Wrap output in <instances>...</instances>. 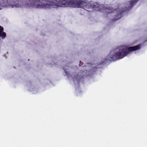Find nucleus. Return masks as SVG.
Listing matches in <instances>:
<instances>
[{
    "mask_svg": "<svg viewBox=\"0 0 147 147\" xmlns=\"http://www.w3.org/2000/svg\"><path fill=\"white\" fill-rule=\"evenodd\" d=\"M82 63V62H81V61H80V64L79 65H80V66H81V65H82L81 64V63Z\"/></svg>",
    "mask_w": 147,
    "mask_h": 147,
    "instance_id": "obj_6",
    "label": "nucleus"
},
{
    "mask_svg": "<svg viewBox=\"0 0 147 147\" xmlns=\"http://www.w3.org/2000/svg\"><path fill=\"white\" fill-rule=\"evenodd\" d=\"M6 36V33L5 32H3L0 33V37H1L2 38H5Z\"/></svg>",
    "mask_w": 147,
    "mask_h": 147,
    "instance_id": "obj_3",
    "label": "nucleus"
},
{
    "mask_svg": "<svg viewBox=\"0 0 147 147\" xmlns=\"http://www.w3.org/2000/svg\"><path fill=\"white\" fill-rule=\"evenodd\" d=\"M112 52H111L110 53H111Z\"/></svg>",
    "mask_w": 147,
    "mask_h": 147,
    "instance_id": "obj_8",
    "label": "nucleus"
},
{
    "mask_svg": "<svg viewBox=\"0 0 147 147\" xmlns=\"http://www.w3.org/2000/svg\"><path fill=\"white\" fill-rule=\"evenodd\" d=\"M29 5L34 8H51L71 7L88 9L91 6L86 0H29Z\"/></svg>",
    "mask_w": 147,
    "mask_h": 147,
    "instance_id": "obj_1",
    "label": "nucleus"
},
{
    "mask_svg": "<svg viewBox=\"0 0 147 147\" xmlns=\"http://www.w3.org/2000/svg\"><path fill=\"white\" fill-rule=\"evenodd\" d=\"M4 30L3 28V27L0 26V33L3 32Z\"/></svg>",
    "mask_w": 147,
    "mask_h": 147,
    "instance_id": "obj_4",
    "label": "nucleus"
},
{
    "mask_svg": "<svg viewBox=\"0 0 147 147\" xmlns=\"http://www.w3.org/2000/svg\"><path fill=\"white\" fill-rule=\"evenodd\" d=\"M77 78H78V79H82V78H83V76H81V77H78V76L77 77Z\"/></svg>",
    "mask_w": 147,
    "mask_h": 147,
    "instance_id": "obj_5",
    "label": "nucleus"
},
{
    "mask_svg": "<svg viewBox=\"0 0 147 147\" xmlns=\"http://www.w3.org/2000/svg\"><path fill=\"white\" fill-rule=\"evenodd\" d=\"M141 46V45L139 44L134 46L129 47H128L126 46L119 47L117 49L119 51L111 57L109 60L115 61L122 59L129 54L130 52L140 49Z\"/></svg>",
    "mask_w": 147,
    "mask_h": 147,
    "instance_id": "obj_2",
    "label": "nucleus"
},
{
    "mask_svg": "<svg viewBox=\"0 0 147 147\" xmlns=\"http://www.w3.org/2000/svg\"><path fill=\"white\" fill-rule=\"evenodd\" d=\"M98 11H100L101 10V9H100V8H99V9L98 10Z\"/></svg>",
    "mask_w": 147,
    "mask_h": 147,
    "instance_id": "obj_7",
    "label": "nucleus"
}]
</instances>
